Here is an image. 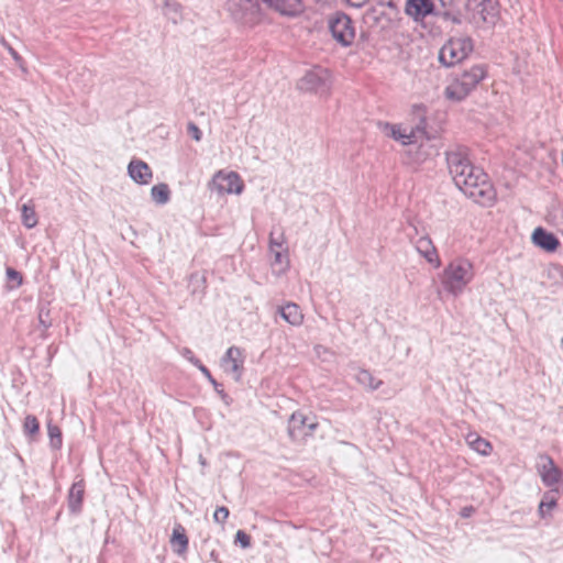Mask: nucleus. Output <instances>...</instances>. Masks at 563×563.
I'll return each mask as SVG.
<instances>
[{
    "label": "nucleus",
    "instance_id": "obj_38",
    "mask_svg": "<svg viewBox=\"0 0 563 563\" xmlns=\"http://www.w3.org/2000/svg\"><path fill=\"white\" fill-rule=\"evenodd\" d=\"M229 515H230L229 508L225 506H220L216 509V511L213 514V520L217 523L223 525L225 522V520L228 519Z\"/></svg>",
    "mask_w": 563,
    "mask_h": 563
},
{
    "label": "nucleus",
    "instance_id": "obj_20",
    "mask_svg": "<svg viewBox=\"0 0 563 563\" xmlns=\"http://www.w3.org/2000/svg\"><path fill=\"white\" fill-rule=\"evenodd\" d=\"M85 495V485L82 481L76 482L71 485L68 492V508L71 514H79L82 508Z\"/></svg>",
    "mask_w": 563,
    "mask_h": 563
},
{
    "label": "nucleus",
    "instance_id": "obj_24",
    "mask_svg": "<svg viewBox=\"0 0 563 563\" xmlns=\"http://www.w3.org/2000/svg\"><path fill=\"white\" fill-rule=\"evenodd\" d=\"M356 382L364 386L368 387L371 390H376L380 387L383 382L380 379L375 378L369 371L358 368L354 375Z\"/></svg>",
    "mask_w": 563,
    "mask_h": 563
},
{
    "label": "nucleus",
    "instance_id": "obj_15",
    "mask_svg": "<svg viewBox=\"0 0 563 563\" xmlns=\"http://www.w3.org/2000/svg\"><path fill=\"white\" fill-rule=\"evenodd\" d=\"M222 366L227 372L233 373L239 380L242 375L243 360L242 351L238 346H231L221 358Z\"/></svg>",
    "mask_w": 563,
    "mask_h": 563
},
{
    "label": "nucleus",
    "instance_id": "obj_11",
    "mask_svg": "<svg viewBox=\"0 0 563 563\" xmlns=\"http://www.w3.org/2000/svg\"><path fill=\"white\" fill-rule=\"evenodd\" d=\"M298 87L303 91L324 93L329 89V71L321 67L311 69L300 79Z\"/></svg>",
    "mask_w": 563,
    "mask_h": 563
},
{
    "label": "nucleus",
    "instance_id": "obj_35",
    "mask_svg": "<svg viewBox=\"0 0 563 563\" xmlns=\"http://www.w3.org/2000/svg\"><path fill=\"white\" fill-rule=\"evenodd\" d=\"M5 275L9 282H14L13 288L20 287L23 283V277L20 272L13 267H7Z\"/></svg>",
    "mask_w": 563,
    "mask_h": 563
},
{
    "label": "nucleus",
    "instance_id": "obj_18",
    "mask_svg": "<svg viewBox=\"0 0 563 563\" xmlns=\"http://www.w3.org/2000/svg\"><path fill=\"white\" fill-rule=\"evenodd\" d=\"M532 242L547 252H554L560 246V241L553 233L539 227L532 233Z\"/></svg>",
    "mask_w": 563,
    "mask_h": 563
},
{
    "label": "nucleus",
    "instance_id": "obj_5",
    "mask_svg": "<svg viewBox=\"0 0 563 563\" xmlns=\"http://www.w3.org/2000/svg\"><path fill=\"white\" fill-rule=\"evenodd\" d=\"M227 11L236 22L253 25L261 20L260 0H227Z\"/></svg>",
    "mask_w": 563,
    "mask_h": 563
},
{
    "label": "nucleus",
    "instance_id": "obj_23",
    "mask_svg": "<svg viewBox=\"0 0 563 563\" xmlns=\"http://www.w3.org/2000/svg\"><path fill=\"white\" fill-rule=\"evenodd\" d=\"M423 139L420 140L415 146H409L407 154L410 157V162L413 164L423 163L428 156H430V146L423 144Z\"/></svg>",
    "mask_w": 563,
    "mask_h": 563
},
{
    "label": "nucleus",
    "instance_id": "obj_39",
    "mask_svg": "<svg viewBox=\"0 0 563 563\" xmlns=\"http://www.w3.org/2000/svg\"><path fill=\"white\" fill-rule=\"evenodd\" d=\"M235 543L240 544L241 548L247 549L251 547V537L244 530H238L235 533Z\"/></svg>",
    "mask_w": 563,
    "mask_h": 563
},
{
    "label": "nucleus",
    "instance_id": "obj_10",
    "mask_svg": "<svg viewBox=\"0 0 563 563\" xmlns=\"http://www.w3.org/2000/svg\"><path fill=\"white\" fill-rule=\"evenodd\" d=\"M467 9L473 11L472 22L479 26L481 23L494 25L498 16V0H474L472 7Z\"/></svg>",
    "mask_w": 563,
    "mask_h": 563
},
{
    "label": "nucleus",
    "instance_id": "obj_44",
    "mask_svg": "<svg viewBox=\"0 0 563 563\" xmlns=\"http://www.w3.org/2000/svg\"><path fill=\"white\" fill-rule=\"evenodd\" d=\"M11 54L13 56L14 59H19V55L16 54V52H14L13 49H11Z\"/></svg>",
    "mask_w": 563,
    "mask_h": 563
},
{
    "label": "nucleus",
    "instance_id": "obj_26",
    "mask_svg": "<svg viewBox=\"0 0 563 563\" xmlns=\"http://www.w3.org/2000/svg\"><path fill=\"white\" fill-rule=\"evenodd\" d=\"M153 201L159 206L166 205L170 200V190L167 184L161 183L151 189Z\"/></svg>",
    "mask_w": 563,
    "mask_h": 563
},
{
    "label": "nucleus",
    "instance_id": "obj_42",
    "mask_svg": "<svg viewBox=\"0 0 563 563\" xmlns=\"http://www.w3.org/2000/svg\"><path fill=\"white\" fill-rule=\"evenodd\" d=\"M475 511V508L473 506H466L462 508L460 515L463 518H470Z\"/></svg>",
    "mask_w": 563,
    "mask_h": 563
},
{
    "label": "nucleus",
    "instance_id": "obj_2",
    "mask_svg": "<svg viewBox=\"0 0 563 563\" xmlns=\"http://www.w3.org/2000/svg\"><path fill=\"white\" fill-rule=\"evenodd\" d=\"M473 264L466 258H455L444 268L441 283L453 296H459L474 278Z\"/></svg>",
    "mask_w": 563,
    "mask_h": 563
},
{
    "label": "nucleus",
    "instance_id": "obj_21",
    "mask_svg": "<svg viewBox=\"0 0 563 563\" xmlns=\"http://www.w3.org/2000/svg\"><path fill=\"white\" fill-rule=\"evenodd\" d=\"M170 543L174 548V552L178 555H181L187 551L189 540L186 536L185 528L181 525L178 523L174 527Z\"/></svg>",
    "mask_w": 563,
    "mask_h": 563
},
{
    "label": "nucleus",
    "instance_id": "obj_31",
    "mask_svg": "<svg viewBox=\"0 0 563 563\" xmlns=\"http://www.w3.org/2000/svg\"><path fill=\"white\" fill-rule=\"evenodd\" d=\"M23 432L29 437H34L40 432V422L34 415H27L23 422Z\"/></svg>",
    "mask_w": 563,
    "mask_h": 563
},
{
    "label": "nucleus",
    "instance_id": "obj_41",
    "mask_svg": "<svg viewBox=\"0 0 563 563\" xmlns=\"http://www.w3.org/2000/svg\"><path fill=\"white\" fill-rule=\"evenodd\" d=\"M187 132L197 142H199L202 137V133H201L200 129L194 122L188 123Z\"/></svg>",
    "mask_w": 563,
    "mask_h": 563
},
{
    "label": "nucleus",
    "instance_id": "obj_33",
    "mask_svg": "<svg viewBox=\"0 0 563 563\" xmlns=\"http://www.w3.org/2000/svg\"><path fill=\"white\" fill-rule=\"evenodd\" d=\"M22 223L27 228L32 229L37 224V217L32 207H29L27 205L22 206Z\"/></svg>",
    "mask_w": 563,
    "mask_h": 563
},
{
    "label": "nucleus",
    "instance_id": "obj_7",
    "mask_svg": "<svg viewBox=\"0 0 563 563\" xmlns=\"http://www.w3.org/2000/svg\"><path fill=\"white\" fill-rule=\"evenodd\" d=\"M445 159L454 184H467V180L462 178V175L465 170L472 173L473 167H475L468 158L467 148L465 146L455 145L445 152Z\"/></svg>",
    "mask_w": 563,
    "mask_h": 563
},
{
    "label": "nucleus",
    "instance_id": "obj_43",
    "mask_svg": "<svg viewBox=\"0 0 563 563\" xmlns=\"http://www.w3.org/2000/svg\"><path fill=\"white\" fill-rule=\"evenodd\" d=\"M346 2L352 7L361 8L366 3V0H346Z\"/></svg>",
    "mask_w": 563,
    "mask_h": 563
},
{
    "label": "nucleus",
    "instance_id": "obj_32",
    "mask_svg": "<svg viewBox=\"0 0 563 563\" xmlns=\"http://www.w3.org/2000/svg\"><path fill=\"white\" fill-rule=\"evenodd\" d=\"M438 18L442 19L445 22H451L456 25L462 24V14L455 7L442 10L441 12H439Z\"/></svg>",
    "mask_w": 563,
    "mask_h": 563
},
{
    "label": "nucleus",
    "instance_id": "obj_1",
    "mask_svg": "<svg viewBox=\"0 0 563 563\" xmlns=\"http://www.w3.org/2000/svg\"><path fill=\"white\" fill-rule=\"evenodd\" d=\"M487 69L484 64H476L456 75L445 87L446 99L460 102L464 100L486 77Z\"/></svg>",
    "mask_w": 563,
    "mask_h": 563
},
{
    "label": "nucleus",
    "instance_id": "obj_30",
    "mask_svg": "<svg viewBox=\"0 0 563 563\" xmlns=\"http://www.w3.org/2000/svg\"><path fill=\"white\" fill-rule=\"evenodd\" d=\"M200 372L202 375L210 382V384L214 387L216 393L221 397V399L229 405L231 401V398L229 395L223 390L221 384H219L213 376L211 375V372L208 369L207 366H201Z\"/></svg>",
    "mask_w": 563,
    "mask_h": 563
},
{
    "label": "nucleus",
    "instance_id": "obj_45",
    "mask_svg": "<svg viewBox=\"0 0 563 563\" xmlns=\"http://www.w3.org/2000/svg\"><path fill=\"white\" fill-rule=\"evenodd\" d=\"M473 2H474V0H467L466 7H472Z\"/></svg>",
    "mask_w": 563,
    "mask_h": 563
},
{
    "label": "nucleus",
    "instance_id": "obj_46",
    "mask_svg": "<svg viewBox=\"0 0 563 563\" xmlns=\"http://www.w3.org/2000/svg\"><path fill=\"white\" fill-rule=\"evenodd\" d=\"M199 460H200V463L205 465L206 462L201 455L199 456Z\"/></svg>",
    "mask_w": 563,
    "mask_h": 563
},
{
    "label": "nucleus",
    "instance_id": "obj_40",
    "mask_svg": "<svg viewBox=\"0 0 563 563\" xmlns=\"http://www.w3.org/2000/svg\"><path fill=\"white\" fill-rule=\"evenodd\" d=\"M448 8H454L453 0H434V15L438 16L439 12Z\"/></svg>",
    "mask_w": 563,
    "mask_h": 563
},
{
    "label": "nucleus",
    "instance_id": "obj_28",
    "mask_svg": "<svg viewBox=\"0 0 563 563\" xmlns=\"http://www.w3.org/2000/svg\"><path fill=\"white\" fill-rule=\"evenodd\" d=\"M47 433L49 438V446L52 450H59L63 445L62 430L58 426L51 421L47 423Z\"/></svg>",
    "mask_w": 563,
    "mask_h": 563
},
{
    "label": "nucleus",
    "instance_id": "obj_17",
    "mask_svg": "<svg viewBox=\"0 0 563 563\" xmlns=\"http://www.w3.org/2000/svg\"><path fill=\"white\" fill-rule=\"evenodd\" d=\"M541 459L545 461V463L539 467L542 483L548 487L559 484L563 476L562 471L554 464L553 459L549 455H544Z\"/></svg>",
    "mask_w": 563,
    "mask_h": 563
},
{
    "label": "nucleus",
    "instance_id": "obj_37",
    "mask_svg": "<svg viewBox=\"0 0 563 563\" xmlns=\"http://www.w3.org/2000/svg\"><path fill=\"white\" fill-rule=\"evenodd\" d=\"M180 354L189 361L194 366H196L199 371L201 369V366H205L199 358H197L194 354V352L189 347H183L180 351Z\"/></svg>",
    "mask_w": 563,
    "mask_h": 563
},
{
    "label": "nucleus",
    "instance_id": "obj_6",
    "mask_svg": "<svg viewBox=\"0 0 563 563\" xmlns=\"http://www.w3.org/2000/svg\"><path fill=\"white\" fill-rule=\"evenodd\" d=\"M329 30L332 37L343 47L351 46L355 40L354 21L344 12L338 11L329 18Z\"/></svg>",
    "mask_w": 563,
    "mask_h": 563
},
{
    "label": "nucleus",
    "instance_id": "obj_19",
    "mask_svg": "<svg viewBox=\"0 0 563 563\" xmlns=\"http://www.w3.org/2000/svg\"><path fill=\"white\" fill-rule=\"evenodd\" d=\"M416 250L428 263L434 265V267L441 265L437 249L429 236L419 238L416 242Z\"/></svg>",
    "mask_w": 563,
    "mask_h": 563
},
{
    "label": "nucleus",
    "instance_id": "obj_14",
    "mask_svg": "<svg viewBox=\"0 0 563 563\" xmlns=\"http://www.w3.org/2000/svg\"><path fill=\"white\" fill-rule=\"evenodd\" d=\"M269 9L284 16H296L303 10L301 0H262Z\"/></svg>",
    "mask_w": 563,
    "mask_h": 563
},
{
    "label": "nucleus",
    "instance_id": "obj_12",
    "mask_svg": "<svg viewBox=\"0 0 563 563\" xmlns=\"http://www.w3.org/2000/svg\"><path fill=\"white\" fill-rule=\"evenodd\" d=\"M212 186L219 194L240 195L244 189V184L235 172L228 174L218 172L212 179Z\"/></svg>",
    "mask_w": 563,
    "mask_h": 563
},
{
    "label": "nucleus",
    "instance_id": "obj_22",
    "mask_svg": "<svg viewBox=\"0 0 563 563\" xmlns=\"http://www.w3.org/2000/svg\"><path fill=\"white\" fill-rule=\"evenodd\" d=\"M279 313L282 318L291 325H299L303 320V316L298 305L288 302L280 307Z\"/></svg>",
    "mask_w": 563,
    "mask_h": 563
},
{
    "label": "nucleus",
    "instance_id": "obj_13",
    "mask_svg": "<svg viewBox=\"0 0 563 563\" xmlns=\"http://www.w3.org/2000/svg\"><path fill=\"white\" fill-rule=\"evenodd\" d=\"M405 12L413 21H422L429 15H434V0H406Z\"/></svg>",
    "mask_w": 563,
    "mask_h": 563
},
{
    "label": "nucleus",
    "instance_id": "obj_29",
    "mask_svg": "<svg viewBox=\"0 0 563 563\" xmlns=\"http://www.w3.org/2000/svg\"><path fill=\"white\" fill-rule=\"evenodd\" d=\"M272 253L274 254V260L272 262L273 267H278V273L286 272L289 267L287 249L276 250Z\"/></svg>",
    "mask_w": 563,
    "mask_h": 563
},
{
    "label": "nucleus",
    "instance_id": "obj_16",
    "mask_svg": "<svg viewBox=\"0 0 563 563\" xmlns=\"http://www.w3.org/2000/svg\"><path fill=\"white\" fill-rule=\"evenodd\" d=\"M128 174L140 185H147L153 178V173L148 164L139 158L131 159L128 165Z\"/></svg>",
    "mask_w": 563,
    "mask_h": 563
},
{
    "label": "nucleus",
    "instance_id": "obj_27",
    "mask_svg": "<svg viewBox=\"0 0 563 563\" xmlns=\"http://www.w3.org/2000/svg\"><path fill=\"white\" fill-rule=\"evenodd\" d=\"M556 492L558 490H551L543 495V497L540 501V505H539V509H538V512L541 518H545L548 512H550L553 508L556 507V505H558V499L555 496Z\"/></svg>",
    "mask_w": 563,
    "mask_h": 563
},
{
    "label": "nucleus",
    "instance_id": "obj_3",
    "mask_svg": "<svg viewBox=\"0 0 563 563\" xmlns=\"http://www.w3.org/2000/svg\"><path fill=\"white\" fill-rule=\"evenodd\" d=\"M462 178H465L467 184H455V186L463 191L465 196L482 203L489 202L494 199V191L488 183L487 174H485L482 168L475 166L472 173L465 170Z\"/></svg>",
    "mask_w": 563,
    "mask_h": 563
},
{
    "label": "nucleus",
    "instance_id": "obj_4",
    "mask_svg": "<svg viewBox=\"0 0 563 563\" xmlns=\"http://www.w3.org/2000/svg\"><path fill=\"white\" fill-rule=\"evenodd\" d=\"M474 51V41L468 35L451 36L439 51V62L444 67H453L466 59Z\"/></svg>",
    "mask_w": 563,
    "mask_h": 563
},
{
    "label": "nucleus",
    "instance_id": "obj_36",
    "mask_svg": "<svg viewBox=\"0 0 563 563\" xmlns=\"http://www.w3.org/2000/svg\"><path fill=\"white\" fill-rule=\"evenodd\" d=\"M283 245H284V234L280 233L278 236H276L274 232H271V235H269L271 252H274L276 250H284Z\"/></svg>",
    "mask_w": 563,
    "mask_h": 563
},
{
    "label": "nucleus",
    "instance_id": "obj_8",
    "mask_svg": "<svg viewBox=\"0 0 563 563\" xmlns=\"http://www.w3.org/2000/svg\"><path fill=\"white\" fill-rule=\"evenodd\" d=\"M318 428V422L310 421L303 413L294 412L288 419L287 433L295 443H305Z\"/></svg>",
    "mask_w": 563,
    "mask_h": 563
},
{
    "label": "nucleus",
    "instance_id": "obj_34",
    "mask_svg": "<svg viewBox=\"0 0 563 563\" xmlns=\"http://www.w3.org/2000/svg\"><path fill=\"white\" fill-rule=\"evenodd\" d=\"M38 322L45 330L52 325L51 311L45 305H42L38 309Z\"/></svg>",
    "mask_w": 563,
    "mask_h": 563
},
{
    "label": "nucleus",
    "instance_id": "obj_25",
    "mask_svg": "<svg viewBox=\"0 0 563 563\" xmlns=\"http://www.w3.org/2000/svg\"><path fill=\"white\" fill-rule=\"evenodd\" d=\"M467 442L474 451H476L483 456L489 455L493 451L492 444L486 439L477 434H468Z\"/></svg>",
    "mask_w": 563,
    "mask_h": 563
},
{
    "label": "nucleus",
    "instance_id": "obj_9",
    "mask_svg": "<svg viewBox=\"0 0 563 563\" xmlns=\"http://www.w3.org/2000/svg\"><path fill=\"white\" fill-rule=\"evenodd\" d=\"M384 131L388 136L400 142L402 145L415 146L426 136V121L422 119L410 132L401 129L398 124L385 123Z\"/></svg>",
    "mask_w": 563,
    "mask_h": 563
}]
</instances>
